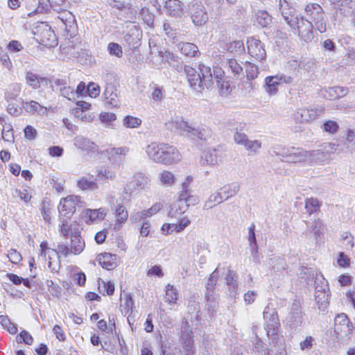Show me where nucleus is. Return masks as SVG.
I'll return each mask as SVG.
<instances>
[{
	"mask_svg": "<svg viewBox=\"0 0 355 355\" xmlns=\"http://www.w3.org/2000/svg\"><path fill=\"white\" fill-rule=\"evenodd\" d=\"M199 72L189 66L184 67V71L187 76V82L190 87L199 94L205 89H209L214 84L213 78L216 80L220 94L223 96H228L231 92L230 84L228 81L222 79L223 72L220 69H211L204 64H199Z\"/></svg>",
	"mask_w": 355,
	"mask_h": 355,
	"instance_id": "f257e3e1",
	"label": "nucleus"
},
{
	"mask_svg": "<svg viewBox=\"0 0 355 355\" xmlns=\"http://www.w3.org/2000/svg\"><path fill=\"white\" fill-rule=\"evenodd\" d=\"M168 128L193 140L206 141L211 136V130L209 128H196L183 120L171 121L168 123Z\"/></svg>",
	"mask_w": 355,
	"mask_h": 355,
	"instance_id": "f03ea898",
	"label": "nucleus"
},
{
	"mask_svg": "<svg viewBox=\"0 0 355 355\" xmlns=\"http://www.w3.org/2000/svg\"><path fill=\"white\" fill-rule=\"evenodd\" d=\"M274 153L282 161L292 163L306 162L309 159L308 151L300 148L277 146Z\"/></svg>",
	"mask_w": 355,
	"mask_h": 355,
	"instance_id": "7ed1b4c3",
	"label": "nucleus"
},
{
	"mask_svg": "<svg viewBox=\"0 0 355 355\" xmlns=\"http://www.w3.org/2000/svg\"><path fill=\"white\" fill-rule=\"evenodd\" d=\"M306 15L309 21L314 24V27L320 33H324L327 29V24L324 19V12L320 5L315 3H309L304 7Z\"/></svg>",
	"mask_w": 355,
	"mask_h": 355,
	"instance_id": "20e7f679",
	"label": "nucleus"
},
{
	"mask_svg": "<svg viewBox=\"0 0 355 355\" xmlns=\"http://www.w3.org/2000/svg\"><path fill=\"white\" fill-rule=\"evenodd\" d=\"M189 12L192 22L197 26H201L208 21V14L201 1L193 0L189 3Z\"/></svg>",
	"mask_w": 355,
	"mask_h": 355,
	"instance_id": "39448f33",
	"label": "nucleus"
},
{
	"mask_svg": "<svg viewBox=\"0 0 355 355\" xmlns=\"http://www.w3.org/2000/svg\"><path fill=\"white\" fill-rule=\"evenodd\" d=\"M180 342L186 351L185 355H195L193 331L187 320H184L182 323Z\"/></svg>",
	"mask_w": 355,
	"mask_h": 355,
	"instance_id": "423d86ee",
	"label": "nucleus"
},
{
	"mask_svg": "<svg viewBox=\"0 0 355 355\" xmlns=\"http://www.w3.org/2000/svg\"><path fill=\"white\" fill-rule=\"evenodd\" d=\"M58 14L57 16L58 20L61 23L60 27L63 28L67 34L70 37H73L77 31V24L76 22L74 15L67 8L56 11Z\"/></svg>",
	"mask_w": 355,
	"mask_h": 355,
	"instance_id": "0eeeda50",
	"label": "nucleus"
},
{
	"mask_svg": "<svg viewBox=\"0 0 355 355\" xmlns=\"http://www.w3.org/2000/svg\"><path fill=\"white\" fill-rule=\"evenodd\" d=\"M353 324L345 313L338 314L334 319V334L338 338H343L350 334Z\"/></svg>",
	"mask_w": 355,
	"mask_h": 355,
	"instance_id": "6e6552de",
	"label": "nucleus"
},
{
	"mask_svg": "<svg viewBox=\"0 0 355 355\" xmlns=\"http://www.w3.org/2000/svg\"><path fill=\"white\" fill-rule=\"evenodd\" d=\"M79 202H80V197L78 196H69L62 198L58 206L60 217L70 218L76 211V207Z\"/></svg>",
	"mask_w": 355,
	"mask_h": 355,
	"instance_id": "1a4fd4ad",
	"label": "nucleus"
},
{
	"mask_svg": "<svg viewBox=\"0 0 355 355\" xmlns=\"http://www.w3.org/2000/svg\"><path fill=\"white\" fill-rule=\"evenodd\" d=\"M297 28L299 36L306 42H311L313 38V24L304 17L297 18L295 22V28Z\"/></svg>",
	"mask_w": 355,
	"mask_h": 355,
	"instance_id": "9d476101",
	"label": "nucleus"
},
{
	"mask_svg": "<svg viewBox=\"0 0 355 355\" xmlns=\"http://www.w3.org/2000/svg\"><path fill=\"white\" fill-rule=\"evenodd\" d=\"M324 108L302 109L296 111L293 114V119L297 122H310L318 119L323 112Z\"/></svg>",
	"mask_w": 355,
	"mask_h": 355,
	"instance_id": "9b49d317",
	"label": "nucleus"
},
{
	"mask_svg": "<svg viewBox=\"0 0 355 355\" xmlns=\"http://www.w3.org/2000/svg\"><path fill=\"white\" fill-rule=\"evenodd\" d=\"M248 53L255 60L261 61L266 56V53L263 44L259 40L250 37L247 41Z\"/></svg>",
	"mask_w": 355,
	"mask_h": 355,
	"instance_id": "f8f14e48",
	"label": "nucleus"
},
{
	"mask_svg": "<svg viewBox=\"0 0 355 355\" xmlns=\"http://www.w3.org/2000/svg\"><path fill=\"white\" fill-rule=\"evenodd\" d=\"M39 6L34 9L36 12H46L49 7L54 11H60L67 8L69 3L67 0H39Z\"/></svg>",
	"mask_w": 355,
	"mask_h": 355,
	"instance_id": "ddd939ff",
	"label": "nucleus"
},
{
	"mask_svg": "<svg viewBox=\"0 0 355 355\" xmlns=\"http://www.w3.org/2000/svg\"><path fill=\"white\" fill-rule=\"evenodd\" d=\"M334 17L341 20L342 17L351 16L355 11V0H343L336 3Z\"/></svg>",
	"mask_w": 355,
	"mask_h": 355,
	"instance_id": "4468645a",
	"label": "nucleus"
},
{
	"mask_svg": "<svg viewBox=\"0 0 355 355\" xmlns=\"http://www.w3.org/2000/svg\"><path fill=\"white\" fill-rule=\"evenodd\" d=\"M165 143L152 142L146 148L148 157L153 162L158 164L163 163Z\"/></svg>",
	"mask_w": 355,
	"mask_h": 355,
	"instance_id": "2eb2a0df",
	"label": "nucleus"
},
{
	"mask_svg": "<svg viewBox=\"0 0 355 355\" xmlns=\"http://www.w3.org/2000/svg\"><path fill=\"white\" fill-rule=\"evenodd\" d=\"M162 159V164L171 165L179 162L182 159V155L176 147L165 144Z\"/></svg>",
	"mask_w": 355,
	"mask_h": 355,
	"instance_id": "dca6fc26",
	"label": "nucleus"
},
{
	"mask_svg": "<svg viewBox=\"0 0 355 355\" xmlns=\"http://www.w3.org/2000/svg\"><path fill=\"white\" fill-rule=\"evenodd\" d=\"M193 178L191 176H187L185 180L181 184V190L179 192L178 198L187 199L191 204H198V198L196 196L192 195V190L191 189V184Z\"/></svg>",
	"mask_w": 355,
	"mask_h": 355,
	"instance_id": "f3484780",
	"label": "nucleus"
},
{
	"mask_svg": "<svg viewBox=\"0 0 355 355\" xmlns=\"http://www.w3.org/2000/svg\"><path fill=\"white\" fill-rule=\"evenodd\" d=\"M280 10L284 21L291 27L295 28V22L297 21V16L295 15V10L290 7L287 1L283 3L280 1Z\"/></svg>",
	"mask_w": 355,
	"mask_h": 355,
	"instance_id": "a211bd4d",
	"label": "nucleus"
},
{
	"mask_svg": "<svg viewBox=\"0 0 355 355\" xmlns=\"http://www.w3.org/2000/svg\"><path fill=\"white\" fill-rule=\"evenodd\" d=\"M40 43L44 46L53 47L57 45L56 36L48 25H44L40 34Z\"/></svg>",
	"mask_w": 355,
	"mask_h": 355,
	"instance_id": "6ab92c4d",
	"label": "nucleus"
},
{
	"mask_svg": "<svg viewBox=\"0 0 355 355\" xmlns=\"http://www.w3.org/2000/svg\"><path fill=\"white\" fill-rule=\"evenodd\" d=\"M220 162V155L219 150L212 148L208 149L203 152L201 159V165H217Z\"/></svg>",
	"mask_w": 355,
	"mask_h": 355,
	"instance_id": "aec40b11",
	"label": "nucleus"
},
{
	"mask_svg": "<svg viewBox=\"0 0 355 355\" xmlns=\"http://www.w3.org/2000/svg\"><path fill=\"white\" fill-rule=\"evenodd\" d=\"M105 103L111 107L118 106L119 98L116 94V88L112 84H107L103 92Z\"/></svg>",
	"mask_w": 355,
	"mask_h": 355,
	"instance_id": "412c9836",
	"label": "nucleus"
},
{
	"mask_svg": "<svg viewBox=\"0 0 355 355\" xmlns=\"http://www.w3.org/2000/svg\"><path fill=\"white\" fill-rule=\"evenodd\" d=\"M166 12L174 17L183 15V3L179 0H167L165 3Z\"/></svg>",
	"mask_w": 355,
	"mask_h": 355,
	"instance_id": "4be33fe9",
	"label": "nucleus"
},
{
	"mask_svg": "<svg viewBox=\"0 0 355 355\" xmlns=\"http://www.w3.org/2000/svg\"><path fill=\"white\" fill-rule=\"evenodd\" d=\"M117 257L110 253L101 254L98 256V263L106 270H112L116 267Z\"/></svg>",
	"mask_w": 355,
	"mask_h": 355,
	"instance_id": "5701e85b",
	"label": "nucleus"
},
{
	"mask_svg": "<svg viewBox=\"0 0 355 355\" xmlns=\"http://www.w3.org/2000/svg\"><path fill=\"white\" fill-rule=\"evenodd\" d=\"M85 241L78 232H72L71 234L70 252L72 254H80L85 248Z\"/></svg>",
	"mask_w": 355,
	"mask_h": 355,
	"instance_id": "b1692460",
	"label": "nucleus"
},
{
	"mask_svg": "<svg viewBox=\"0 0 355 355\" xmlns=\"http://www.w3.org/2000/svg\"><path fill=\"white\" fill-rule=\"evenodd\" d=\"M130 149L128 147L122 146L119 148H112L107 150L108 158L110 161L114 162H121L124 159L125 156L128 153Z\"/></svg>",
	"mask_w": 355,
	"mask_h": 355,
	"instance_id": "393cba45",
	"label": "nucleus"
},
{
	"mask_svg": "<svg viewBox=\"0 0 355 355\" xmlns=\"http://www.w3.org/2000/svg\"><path fill=\"white\" fill-rule=\"evenodd\" d=\"M280 326L278 316H275L272 319H269L266 322L265 330L268 338H270L272 341L278 338V330Z\"/></svg>",
	"mask_w": 355,
	"mask_h": 355,
	"instance_id": "a878e982",
	"label": "nucleus"
},
{
	"mask_svg": "<svg viewBox=\"0 0 355 355\" xmlns=\"http://www.w3.org/2000/svg\"><path fill=\"white\" fill-rule=\"evenodd\" d=\"M240 190V185L238 183L227 184L220 188L218 192L220 193L223 200H227L230 198L235 196Z\"/></svg>",
	"mask_w": 355,
	"mask_h": 355,
	"instance_id": "bb28decb",
	"label": "nucleus"
},
{
	"mask_svg": "<svg viewBox=\"0 0 355 355\" xmlns=\"http://www.w3.org/2000/svg\"><path fill=\"white\" fill-rule=\"evenodd\" d=\"M26 83L34 89L40 87L41 85H47L48 80L44 77H39L31 71H27L25 76Z\"/></svg>",
	"mask_w": 355,
	"mask_h": 355,
	"instance_id": "cd10ccee",
	"label": "nucleus"
},
{
	"mask_svg": "<svg viewBox=\"0 0 355 355\" xmlns=\"http://www.w3.org/2000/svg\"><path fill=\"white\" fill-rule=\"evenodd\" d=\"M149 179L144 173H137L134 179L127 184V187L132 188L133 190L144 189L148 184Z\"/></svg>",
	"mask_w": 355,
	"mask_h": 355,
	"instance_id": "c85d7f7f",
	"label": "nucleus"
},
{
	"mask_svg": "<svg viewBox=\"0 0 355 355\" xmlns=\"http://www.w3.org/2000/svg\"><path fill=\"white\" fill-rule=\"evenodd\" d=\"M190 223V220L187 217H184L180 220L178 224L164 223L162 227V231L164 234L168 235L170 233V228L173 227L176 232H180L184 230V229L187 227Z\"/></svg>",
	"mask_w": 355,
	"mask_h": 355,
	"instance_id": "c756f323",
	"label": "nucleus"
},
{
	"mask_svg": "<svg viewBox=\"0 0 355 355\" xmlns=\"http://www.w3.org/2000/svg\"><path fill=\"white\" fill-rule=\"evenodd\" d=\"M24 109L28 113L39 115L46 114L47 109L35 101H29L23 103Z\"/></svg>",
	"mask_w": 355,
	"mask_h": 355,
	"instance_id": "7c9ffc66",
	"label": "nucleus"
},
{
	"mask_svg": "<svg viewBox=\"0 0 355 355\" xmlns=\"http://www.w3.org/2000/svg\"><path fill=\"white\" fill-rule=\"evenodd\" d=\"M237 275L233 270H229L226 276V284L228 286L230 295L232 297H236L238 291Z\"/></svg>",
	"mask_w": 355,
	"mask_h": 355,
	"instance_id": "2f4dec72",
	"label": "nucleus"
},
{
	"mask_svg": "<svg viewBox=\"0 0 355 355\" xmlns=\"http://www.w3.org/2000/svg\"><path fill=\"white\" fill-rule=\"evenodd\" d=\"M74 145L83 150L95 152L97 150L96 144L81 136L76 137L74 139Z\"/></svg>",
	"mask_w": 355,
	"mask_h": 355,
	"instance_id": "473e14b6",
	"label": "nucleus"
},
{
	"mask_svg": "<svg viewBox=\"0 0 355 355\" xmlns=\"http://www.w3.org/2000/svg\"><path fill=\"white\" fill-rule=\"evenodd\" d=\"M257 326L253 325L252 330L255 334L256 341L254 343V350L258 355H270V350L266 345L259 338L258 334L256 331Z\"/></svg>",
	"mask_w": 355,
	"mask_h": 355,
	"instance_id": "72a5a7b5",
	"label": "nucleus"
},
{
	"mask_svg": "<svg viewBox=\"0 0 355 355\" xmlns=\"http://www.w3.org/2000/svg\"><path fill=\"white\" fill-rule=\"evenodd\" d=\"M159 53L162 61L168 62L178 71L182 69V65L178 62L174 54L169 51H159Z\"/></svg>",
	"mask_w": 355,
	"mask_h": 355,
	"instance_id": "f704fd0d",
	"label": "nucleus"
},
{
	"mask_svg": "<svg viewBox=\"0 0 355 355\" xmlns=\"http://www.w3.org/2000/svg\"><path fill=\"white\" fill-rule=\"evenodd\" d=\"M178 47L186 56L196 57L199 53L198 48L193 43L181 42L178 44Z\"/></svg>",
	"mask_w": 355,
	"mask_h": 355,
	"instance_id": "c9c22d12",
	"label": "nucleus"
},
{
	"mask_svg": "<svg viewBox=\"0 0 355 355\" xmlns=\"http://www.w3.org/2000/svg\"><path fill=\"white\" fill-rule=\"evenodd\" d=\"M329 291L315 292V300L318 309L325 311L329 305Z\"/></svg>",
	"mask_w": 355,
	"mask_h": 355,
	"instance_id": "e433bc0d",
	"label": "nucleus"
},
{
	"mask_svg": "<svg viewBox=\"0 0 355 355\" xmlns=\"http://www.w3.org/2000/svg\"><path fill=\"white\" fill-rule=\"evenodd\" d=\"M266 90L270 95H274L277 92L278 85H281L277 75L268 76L265 79Z\"/></svg>",
	"mask_w": 355,
	"mask_h": 355,
	"instance_id": "4c0bfd02",
	"label": "nucleus"
},
{
	"mask_svg": "<svg viewBox=\"0 0 355 355\" xmlns=\"http://www.w3.org/2000/svg\"><path fill=\"white\" fill-rule=\"evenodd\" d=\"M178 291L172 284H168L165 288L164 300L169 304H175L178 300Z\"/></svg>",
	"mask_w": 355,
	"mask_h": 355,
	"instance_id": "58836bf2",
	"label": "nucleus"
},
{
	"mask_svg": "<svg viewBox=\"0 0 355 355\" xmlns=\"http://www.w3.org/2000/svg\"><path fill=\"white\" fill-rule=\"evenodd\" d=\"M115 214L116 220L114 223V229H119L121 224L124 223L128 219V214L123 205H119L115 209Z\"/></svg>",
	"mask_w": 355,
	"mask_h": 355,
	"instance_id": "ea45409f",
	"label": "nucleus"
},
{
	"mask_svg": "<svg viewBox=\"0 0 355 355\" xmlns=\"http://www.w3.org/2000/svg\"><path fill=\"white\" fill-rule=\"evenodd\" d=\"M308 154V161L309 162H324L329 159V156L327 155L322 148L318 150H309Z\"/></svg>",
	"mask_w": 355,
	"mask_h": 355,
	"instance_id": "a19ab883",
	"label": "nucleus"
},
{
	"mask_svg": "<svg viewBox=\"0 0 355 355\" xmlns=\"http://www.w3.org/2000/svg\"><path fill=\"white\" fill-rule=\"evenodd\" d=\"M256 21L259 25L265 28L272 23V17L267 11L259 10L256 13Z\"/></svg>",
	"mask_w": 355,
	"mask_h": 355,
	"instance_id": "79ce46f5",
	"label": "nucleus"
},
{
	"mask_svg": "<svg viewBox=\"0 0 355 355\" xmlns=\"http://www.w3.org/2000/svg\"><path fill=\"white\" fill-rule=\"evenodd\" d=\"M302 312H290L286 319L287 324L292 329L300 327L302 323Z\"/></svg>",
	"mask_w": 355,
	"mask_h": 355,
	"instance_id": "37998d69",
	"label": "nucleus"
},
{
	"mask_svg": "<svg viewBox=\"0 0 355 355\" xmlns=\"http://www.w3.org/2000/svg\"><path fill=\"white\" fill-rule=\"evenodd\" d=\"M77 184L82 190L94 191L98 189V185L92 178L83 177L78 181Z\"/></svg>",
	"mask_w": 355,
	"mask_h": 355,
	"instance_id": "c03bdc74",
	"label": "nucleus"
},
{
	"mask_svg": "<svg viewBox=\"0 0 355 355\" xmlns=\"http://www.w3.org/2000/svg\"><path fill=\"white\" fill-rule=\"evenodd\" d=\"M158 177L161 184L166 187H171L175 184L176 180L175 175L169 171L161 172Z\"/></svg>",
	"mask_w": 355,
	"mask_h": 355,
	"instance_id": "a18cd8bd",
	"label": "nucleus"
},
{
	"mask_svg": "<svg viewBox=\"0 0 355 355\" xmlns=\"http://www.w3.org/2000/svg\"><path fill=\"white\" fill-rule=\"evenodd\" d=\"M348 92V89L342 87H329L327 90L328 96H326L330 100L338 98L345 96Z\"/></svg>",
	"mask_w": 355,
	"mask_h": 355,
	"instance_id": "49530a36",
	"label": "nucleus"
},
{
	"mask_svg": "<svg viewBox=\"0 0 355 355\" xmlns=\"http://www.w3.org/2000/svg\"><path fill=\"white\" fill-rule=\"evenodd\" d=\"M223 202V200L221 197L220 193L217 191L216 192L212 193L209 197L208 200L205 201L204 205L205 209H209L213 208L214 207L219 205Z\"/></svg>",
	"mask_w": 355,
	"mask_h": 355,
	"instance_id": "de8ad7c7",
	"label": "nucleus"
},
{
	"mask_svg": "<svg viewBox=\"0 0 355 355\" xmlns=\"http://www.w3.org/2000/svg\"><path fill=\"white\" fill-rule=\"evenodd\" d=\"M320 205L321 203L317 198H310L305 200V209L309 215L318 211Z\"/></svg>",
	"mask_w": 355,
	"mask_h": 355,
	"instance_id": "09e8293b",
	"label": "nucleus"
},
{
	"mask_svg": "<svg viewBox=\"0 0 355 355\" xmlns=\"http://www.w3.org/2000/svg\"><path fill=\"white\" fill-rule=\"evenodd\" d=\"M329 291L327 281L321 274H316L315 277V292Z\"/></svg>",
	"mask_w": 355,
	"mask_h": 355,
	"instance_id": "8fccbe9b",
	"label": "nucleus"
},
{
	"mask_svg": "<svg viewBox=\"0 0 355 355\" xmlns=\"http://www.w3.org/2000/svg\"><path fill=\"white\" fill-rule=\"evenodd\" d=\"M225 68L228 71H231L234 75H239L243 71V68L235 59H227Z\"/></svg>",
	"mask_w": 355,
	"mask_h": 355,
	"instance_id": "3c124183",
	"label": "nucleus"
},
{
	"mask_svg": "<svg viewBox=\"0 0 355 355\" xmlns=\"http://www.w3.org/2000/svg\"><path fill=\"white\" fill-rule=\"evenodd\" d=\"M123 125L127 128H137L141 124V119L131 115L125 116L123 119Z\"/></svg>",
	"mask_w": 355,
	"mask_h": 355,
	"instance_id": "603ef678",
	"label": "nucleus"
},
{
	"mask_svg": "<svg viewBox=\"0 0 355 355\" xmlns=\"http://www.w3.org/2000/svg\"><path fill=\"white\" fill-rule=\"evenodd\" d=\"M321 128L325 132L331 135L336 134L339 130V124L334 120H327L321 125Z\"/></svg>",
	"mask_w": 355,
	"mask_h": 355,
	"instance_id": "864d4df0",
	"label": "nucleus"
},
{
	"mask_svg": "<svg viewBox=\"0 0 355 355\" xmlns=\"http://www.w3.org/2000/svg\"><path fill=\"white\" fill-rule=\"evenodd\" d=\"M0 323L10 334H15L17 332V325L12 323L7 315H0Z\"/></svg>",
	"mask_w": 355,
	"mask_h": 355,
	"instance_id": "5fc2aeb1",
	"label": "nucleus"
},
{
	"mask_svg": "<svg viewBox=\"0 0 355 355\" xmlns=\"http://www.w3.org/2000/svg\"><path fill=\"white\" fill-rule=\"evenodd\" d=\"M245 149L254 154H257L261 148V142L259 140H250L249 139L243 145Z\"/></svg>",
	"mask_w": 355,
	"mask_h": 355,
	"instance_id": "6e6d98bb",
	"label": "nucleus"
},
{
	"mask_svg": "<svg viewBox=\"0 0 355 355\" xmlns=\"http://www.w3.org/2000/svg\"><path fill=\"white\" fill-rule=\"evenodd\" d=\"M87 215L91 220H103L106 216V210L104 208L87 209Z\"/></svg>",
	"mask_w": 355,
	"mask_h": 355,
	"instance_id": "4d7b16f0",
	"label": "nucleus"
},
{
	"mask_svg": "<svg viewBox=\"0 0 355 355\" xmlns=\"http://www.w3.org/2000/svg\"><path fill=\"white\" fill-rule=\"evenodd\" d=\"M21 92V86L18 83H12L9 85L6 92V98L7 99H14L18 96Z\"/></svg>",
	"mask_w": 355,
	"mask_h": 355,
	"instance_id": "13d9d810",
	"label": "nucleus"
},
{
	"mask_svg": "<svg viewBox=\"0 0 355 355\" xmlns=\"http://www.w3.org/2000/svg\"><path fill=\"white\" fill-rule=\"evenodd\" d=\"M140 15L145 24H146L150 27L153 26L155 15L150 12L148 8H141L140 11Z\"/></svg>",
	"mask_w": 355,
	"mask_h": 355,
	"instance_id": "bf43d9fd",
	"label": "nucleus"
},
{
	"mask_svg": "<svg viewBox=\"0 0 355 355\" xmlns=\"http://www.w3.org/2000/svg\"><path fill=\"white\" fill-rule=\"evenodd\" d=\"M268 264L277 271H281L284 269L285 261L280 257H274L269 259Z\"/></svg>",
	"mask_w": 355,
	"mask_h": 355,
	"instance_id": "052dcab7",
	"label": "nucleus"
},
{
	"mask_svg": "<svg viewBox=\"0 0 355 355\" xmlns=\"http://www.w3.org/2000/svg\"><path fill=\"white\" fill-rule=\"evenodd\" d=\"M218 279V270L216 268L212 273L210 275L207 283L206 285V290L207 291H215V286Z\"/></svg>",
	"mask_w": 355,
	"mask_h": 355,
	"instance_id": "680f3d73",
	"label": "nucleus"
},
{
	"mask_svg": "<svg viewBox=\"0 0 355 355\" xmlns=\"http://www.w3.org/2000/svg\"><path fill=\"white\" fill-rule=\"evenodd\" d=\"M107 51L112 55L121 58L123 55L122 47L117 43L110 42L107 46Z\"/></svg>",
	"mask_w": 355,
	"mask_h": 355,
	"instance_id": "e2e57ef3",
	"label": "nucleus"
},
{
	"mask_svg": "<svg viewBox=\"0 0 355 355\" xmlns=\"http://www.w3.org/2000/svg\"><path fill=\"white\" fill-rule=\"evenodd\" d=\"M231 53H241L245 50L244 44L241 40L233 41L227 48Z\"/></svg>",
	"mask_w": 355,
	"mask_h": 355,
	"instance_id": "0e129e2a",
	"label": "nucleus"
},
{
	"mask_svg": "<svg viewBox=\"0 0 355 355\" xmlns=\"http://www.w3.org/2000/svg\"><path fill=\"white\" fill-rule=\"evenodd\" d=\"M1 137L6 141L11 142L14 140L12 129L10 124H5L3 125Z\"/></svg>",
	"mask_w": 355,
	"mask_h": 355,
	"instance_id": "69168bd1",
	"label": "nucleus"
},
{
	"mask_svg": "<svg viewBox=\"0 0 355 355\" xmlns=\"http://www.w3.org/2000/svg\"><path fill=\"white\" fill-rule=\"evenodd\" d=\"M98 175L105 179L113 180L116 177V171L112 167H104L98 171Z\"/></svg>",
	"mask_w": 355,
	"mask_h": 355,
	"instance_id": "338daca9",
	"label": "nucleus"
},
{
	"mask_svg": "<svg viewBox=\"0 0 355 355\" xmlns=\"http://www.w3.org/2000/svg\"><path fill=\"white\" fill-rule=\"evenodd\" d=\"M17 343L24 342L26 345H31L33 342L32 336L26 330H22L17 336Z\"/></svg>",
	"mask_w": 355,
	"mask_h": 355,
	"instance_id": "774afa93",
	"label": "nucleus"
}]
</instances>
